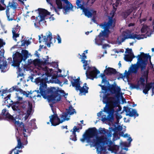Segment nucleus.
I'll return each instance as SVG.
<instances>
[{"label": "nucleus", "mask_w": 154, "mask_h": 154, "mask_svg": "<svg viewBox=\"0 0 154 154\" xmlns=\"http://www.w3.org/2000/svg\"><path fill=\"white\" fill-rule=\"evenodd\" d=\"M7 61L3 58H0V69L2 72H5L7 68Z\"/></svg>", "instance_id": "25"}, {"label": "nucleus", "mask_w": 154, "mask_h": 154, "mask_svg": "<svg viewBox=\"0 0 154 154\" xmlns=\"http://www.w3.org/2000/svg\"><path fill=\"white\" fill-rule=\"evenodd\" d=\"M7 92V90H3L2 91V94L1 95V96H2V98H3V97L7 95V94H6Z\"/></svg>", "instance_id": "54"}, {"label": "nucleus", "mask_w": 154, "mask_h": 154, "mask_svg": "<svg viewBox=\"0 0 154 154\" xmlns=\"http://www.w3.org/2000/svg\"><path fill=\"white\" fill-rule=\"evenodd\" d=\"M15 2H12L11 4V3L10 4V7L11 8H12L14 10H15L17 8V6L15 5Z\"/></svg>", "instance_id": "47"}, {"label": "nucleus", "mask_w": 154, "mask_h": 154, "mask_svg": "<svg viewBox=\"0 0 154 154\" xmlns=\"http://www.w3.org/2000/svg\"><path fill=\"white\" fill-rule=\"evenodd\" d=\"M2 114L6 118L13 120L15 125H22L23 126V125L20 121H19V116H17L15 113H14L13 116H11L9 113L8 110L6 109H4L2 110Z\"/></svg>", "instance_id": "12"}, {"label": "nucleus", "mask_w": 154, "mask_h": 154, "mask_svg": "<svg viewBox=\"0 0 154 154\" xmlns=\"http://www.w3.org/2000/svg\"><path fill=\"white\" fill-rule=\"evenodd\" d=\"M130 75V74H128L127 71L126 70L124 74L122 75V78L125 82H128L129 80L128 76Z\"/></svg>", "instance_id": "33"}, {"label": "nucleus", "mask_w": 154, "mask_h": 154, "mask_svg": "<svg viewBox=\"0 0 154 154\" xmlns=\"http://www.w3.org/2000/svg\"><path fill=\"white\" fill-rule=\"evenodd\" d=\"M76 4L78 9L80 8L81 10H82L86 8L85 2L83 0H76Z\"/></svg>", "instance_id": "28"}, {"label": "nucleus", "mask_w": 154, "mask_h": 154, "mask_svg": "<svg viewBox=\"0 0 154 154\" xmlns=\"http://www.w3.org/2000/svg\"><path fill=\"white\" fill-rule=\"evenodd\" d=\"M14 14V11H13L12 13H11L10 15L9 13L8 14V16H7V20L8 21H12L13 20H14V21L16 20V19H14L15 16V15Z\"/></svg>", "instance_id": "39"}, {"label": "nucleus", "mask_w": 154, "mask_h": 154, "mask_svg": "<svg viewBox=\"0 0 154 154\" xmlns=\"http://www.w3.org/2000/svg\"><path fill=\"white\" fill-rule=\"evenodd\" d=\"M21 44L20 46H23L26 45L27 46L30 45L31 44V42L29 41V39L27 40V39H24L23 40L21 41Z\"/></svg>", "instance_id": "38"}, {"label": "nucleus", "mask_w": 154, "mask_h": 154, "mask_svg": "<svg viewBox=\"0 0 154 154\" xmlns=\"http://www.w3.org/2000/svg\"><path fill=\"white\" fill-rule=\"evenodd\" d=\"M17 145L15 148L10 151V154H11L13 151L14 152V154H19V153L21 152L22 151L21 150L24 147L21 141V140L20 138L17 137Z\"/></svg>", "instance_id": "17"}, {"label": "nucleus", "mask_w": 154, "mask_h": 154, "mask_svg": "<svg viewBox=\"0 0 154 154\" xmlns=\"http://www.w3.org/2000/svg\"><path fill=\"white\" fill-rule=\"evenodd\" d=\"M22 94L20 92H18L16 93L15 98H16L17 101L16 103H21V101H23V98L21 97Z\"/></svg>", "instance_id": "34"}, {"label": "nucleus", "mask_w": 154, "mask_h": 154, "mask_svg": "<svg viewBox=\"0 0 154 154\" xmlns=\"http://www.w3.org/2000/svg\"><path fill=\"white\" fill-rule=\"evenodd\" d=\"M100 77L102 79L101 83H104V85H102L100 84L99 85V86H101L102 88L101 91L100 92V97L103 98V102L104 104L109 103L110 106L112 108L107 107L106 105L103 108V111L102 109L97 113V116L99 117H100L103 114V112H105L106 115H104L102 116L101 120L103 122H105L107 120L111 121L114 118L113 114L114 110L113 108L118 106V101L115 98H109V100H108L107 96V90L106 87L104 85L105 84H108L109 82L106 80V77L104 74H101Z\"/></svg>", "instance_id": "2"}, {"label": "nucleus", "mask_w": 154, "mask_h": 154, "mask_svg": "<svg viewBox=\"0 0 154 154\" xmlns=\"http://www.w3.org/2000/svg\"><path fill=\"white\" fill-rule=\"evenodd\" d=\"M64 3L66 4V5L65 6H63L62 3L61 5H60L61 6V8H59L60 9H63L65 11L63 12L64 14L66 15L69 12V10L73 11V6L70 2L68 0H61Z\"/></svg>", "instance_id": "16"}, {"label": "nucleus", "mask_w": 154, "mask_h": 154, "mask_svg": "<svg viewBox=\"0 0 154 154\" xmlns=\"http://www.w3.org/2000/svg\"><path fill=\"white\" fill-rule=\"evenodd\" d=\"M139 68L136 64H132L129 68L128 74H131L132 73H136L137 72Z\"/></svg>", "instance_id": "26"}, {"label": "nucleus", "mask_w": 154, "mask_h": 154, "mask_svg": "<svg viewBox=\"0 0 154 154\" xmlns=\"http://www.w3.org/2000/svg\"><path fill=\"white\" fill-rule=\"evenodd\" d=\"M148 58H138L137 61L136 63L138 67L140 68L142 70L146 67L147 64V59Z\"/></svg>", "instance_id": "21"}, {"label": "nucleus", "mask_w": 154, "mask_h": 154, "mask_svg": "<svg viewBox=\"0 0 154 154\" xmlns=\"http://www.w3.org/2000/svg\"><path fill=\"white\" fill-rule=\"evenodd\" d=\"M35 119H33L30 121H29L27 122V124L26 125V129H25L24 128V126L23 123H22V122L21 121V119L20 120L19 119V121H20L21 123L23 124V126L22 125H16V126H20V127H22L23 128V134L25 137H27L28 135L30 134L31 132V131L29 130L30 129H31L32 127L33 126H34L35 125Z\"/></svg>", "instance_id": "13"}, {"label": "nucleus", "mask_w": 154, "mask_h": 154, "mask_svg": "<svg viewBox=\"0 0 154 154\" xmlns=\"http://www.w3.org/2000/svg\"><path fill=\"white\" fill-rule=\"evenodd\" d=\"M37 75H32L29 77V79L31 81L35 82L36 84L40 85L39 90L28 91V93H26L25 94L27 97H30L36 99V97L41 98L42 96L44 97L46 95L48 92V89L46 84L47 83H52L60 84L61 83L59 80L56 78H53L48 75V74H44L41 76L36 77Z\"/></svg>", "instance_id": "3"}, {"label": "nucleus", "mask_w": 154, "mask_h": 154, "mask_svg": "<svg viewBox=\"0 0 154 154\" xmlns=\"http://www.w3.org/2000/svg\"><path fill=\"white\" fill-rule=\"evenodd\" d=\"M116 14V12L114 11H112L110 13V15L111 16V17H112V18H113Z\"/></svg>", "instance_id": "50"}, {"label": "nucleus", "mask_w": 154, "mask_h": 154, "mask_svg": "<svg viewBox=\"0 0 154 154\" xmlns=\"http://www.w3.org/2000/svg\"><path fill=\"white\" fill-rule=\"evenodd\" d=\"M125 32L126 34H128L127 35H122V36L125 37L126 39H128L130 37V34H128L127 32Z\"/></svg>", "instance_id": "56"}, {"label": "nucleus", "mask_w": 154, "mask_h": 154, "mask_svg": "<svg viewBox=\"0 0 154 154\" xmlns=\"http://www.w3.org/2000/svg\"><path fill=\"white\" fill-rule=\"evenodd\" d=\"M140 53L142 58H151L153 56V54L150 55L149 53H144L143 52H141Z\"/></svg>", "instance_id": "40"}, {"label": "nucleus", "mask_w": 154, "mask_h": 154, "mask_svg": "<svg viewBox=\"0 0 154 154\" xmlns=\"http://www.w3.org/2000/svg\"><path fill=\"white\" fill-rule=\"evenodd\" d=\"M41 35L43 38V39L42 40V41L43 42H45V43L47 42L48 38L49 39L50 41H51L52 39V34L50 31L48 32V33H46V36H44L42 34Z\"/></svg>", "instance_id": "30"}, {"label": "nucleus", "mask_w": 154, "mask_h": 154, "mask_svg": "<svg viewBox=\"0 0 154 154\" xmlns=\"http://www.w3.org/2000/svg\"><path fill=\"white\" fill-rule=\"evenodd\" d=\"M147 72H145L144 75H143L142 77L138 81L137 84H131L130 85V88L131 90L136 89L137 90H140L141 88L144 87L145 85V80H147L148 77Z\"/></svg>", "instance_id": "11"}, {"label": "nucleus", "mask_w": 154, "mask_h": 154, "mask_svg": "<svg viewBox=\"0 0 154 154\" xmlns=\"http://www.w3.org/2000/svg\"><path fill=\"white\" fill-rule=\"evenodd\" d=\"M46 45L49 48L51 46V44L52 43V42L51 41H50V42L49 43H46Z\"/></svg>", "instance_id": "64"}, {"label": "nucleus", "mask_w": 154, "mask_h": 154, "mask_svg": "<svg viewBox=\"0 0 154 154\" xmlns=\"http://www.w3.org/2000/svg\"><path fill=\"white\" fill-rule=\"evenodd\" d=\"M66 112L62 114L60 119L59 118L57 115L56 114L49 116L50 122L51 123V126H55L62 123L65 121L69 119L70 115L76 113L75 109H74L72 106H70L68 109H66Z\"/></svg>", "instance_id": "5"}, {"label": "nucleus", "mask_w": 154, "mask_h": 154, "mask_svg": "<svg viewBox=\"0 0 154 154\" xmlns=\"http://www.w3.org/2000/svg\"><path fill=\"white\" fill-rule=\"evenodd\" d=\"M152 88V95H154V83L147 84L144 89L143 90V92L145 94H148V92L151 88Z\"/></svg>", "instance_id": "24"}, {"label": "nucleus", "mask_w": 154, "mask_h": 154, "mask_svg": "<svg viewBox=\"0 0 154 154\" xmlns=\"http://www.w3.org/2000/svg\"><path fill=\"white\" fill-rule=\"evenodd\" d=\"M57 40L58 41V43L60 44L61 43V39L59 35H57Z\"/></svg>", "instance_id": "49"}, {"label": "nucleus", "mask_w": 154, "mask_h": 154, "mask_svg": "<svg viewBox=\"0 0 154 154\" xmlns=\"http://www.w3.org/2000/svg\"><path fill=\"white\" fill-rule=\"evenodd\" d=\"M125 39H125V37H124V38H122L121 41H119V37H118L117 39V42L118 43L119 45H120L121 44L122 42H124Z\"/></svg>", "instance_id": "45"}, {"label": "nucleus", "mask_w": 154, "mask_h": 154, "mask_svg": "<svg viewBox=\"0 0 154 154\" xmlns=\"http://www.w3.org/2000/svg\"><path fill=\"white\" fill-rule=\"evenodd\" d=\"M57 5V8L55 7L54 6H53L52 7H51L50 8V9L51 10H54L58 15H60L59 11H60L61 9H60L59 8H61V6L58 4Z\"/></svg>", "instance_id": "37"}, {"label": "nucleus", "mask_w": 154, "mask_h": 154, "mask_svg": "<svg viewBox=\"0 0 154 154\" xmlns=\"http://www.w3.org/2000/svg\"><path fill=\"white\" fill-rule=\"evenodd\" d=\"M15 30H17V29H19V30L20 29V27L18 26V24L16 25V27L14 29Z\"/></svg>", "instance_id": "63"}, {"label": "nucleus", "mask_w": 154, "mask_h": 154, "mask_svg": "<svg viewBox=\"0 0 154 154\" xmlns=\"http://www.w3.org/2000/svg\"><path fill=\"white\" fill-rule=\"evenodd\" d=\"M17 51L13 53L12 58H29L32 56L31 53H29L28 51L26 49H22L21 52Z\"/></svg>", "instance_id": "14"}, {"label": "nucleus", "mask_w": 154, "mask_h": 154, "mask_svg": "<svg viewBox=\"0 0 154 154\" xmlns=\"http://www.w3.org/2000/svg\"><path fill=\"white\" fill-rule=\"evenodd\" d=\"M132 12V11L130 9L128 10L127 11L122 13V16L124 19H125Z\"/></svg>", "instance_id": "36"}, {"label": "nucleus", "mask_w": 154, "mask_h": 154, "mask_svg": "<svg viewBox=\"0 0 154 154\" xmlns=\"http://www.w3.org/2000/svg\"><path fill=\"white\" fill-rule=\"evenodd\" d=\"M123 136L124 138L128 137L127 140L129 142V143H128L127 142H123L122 141H120V144L121 146V148L120 149H119V150H120V152L122 153H123L122 151L123 150H125L126 151L128 150V147L130 146L132 140L131 137H130V135L128 134H124Z\"/></svg>", "instance_id": "15"}, {"label": "nucleus", "mask_w": 154, "mask_h": 154, "mask_svg": "<svg viewBox=\"0 0 154 154\" xmlns=\"http://www.w3.org/2000/svg\"><path fill=\"white\" fill-rule=\"evenodd\" d=\"M114 131L112 128H109V130L100 128L99 129L100 133L104 134L107 138L102 136H97L95 138H94L95 132L91 129H89L83 134L80 141L84 143L86 140L87 143H91V147H95L98 154L103 150V145H107L109 147L108 150L110 151L111 153H114L115 154H127L120 152L119 146L115 145L114 142L111 140V137L112 134V132Z\"/></svg>", "instance_id": "1"}, {"label": "nucleus", "mask_w": 154, "mask_h": 154, "mask_svg": "<svg viewBox=\"0 0 154 154\" xmlns=\"http://www.w3.org/2000/svg\"><path fill=\"white\" fill-rule=\"evenodd\" d=\"M54 15V14H50V15L51 16V17H49V19H50V21H51V20L53 21L55 20V18L54 17H52Z\"/></svg>", "instance_id": "58"}, {"label": "nucleus", "mask_w": 154, "mask_h": 154, "mask_svg": "<svg viewBox=\"0 0 154 154\" xmlns=\"http://www.w3.org/2000/svg\"><path fill=\"white\" fill-rule=\"evenodd\" d=\"M104 72L107 74H115L116 72V71L112 68L107 67V66H106V69L104 70Z\"/></svg>", "instance_id": "31"}, {"label": "nucleus", "mask_w": 154, "mask_h": 154, "mask_svg": "<svg viewBox=\"0 0 154 154\" xmlns=\"http://www.w3.org/2000/svg\"><path fill=\"white\" fill-rule=\"evenodd\" d=\"M10 95L9 94L7 96L4 97V103L6 106H8V105H10L12 104V101L10 99Z\"/></svg>", "instance_id": "32"}, {"label": "nucleus", "mask_w": 154, "mask_h": 154, "mask_svg": "<svg viewBox=\"0 0 154 154\" xmlns=\"http://www.w3.org/2000/svg\"><path fill=\"white\" fill-rule=\"evenodd\" d=\"M107 17L108 18V20L106 22H105L103 23H101V24L105 25L106 26L111 27L112 28H114L115 26V23H114V19L113 18L111 17L110 16H108Z\"/></svg>", "instance_id": "22"}, {"label": "nucleus", "mask_w": 154, "mask_h": 154, "mask_svg": "<svg viewBox=\"0 0 154 154\" xmlns=\"http://www.w3.org/2000/svg\"><path fill=\"white\" fill-rule=\"evenodd\" d=\"M124 110L126 112V115L130 117L138 116V114L137 113L136 110L128 107H124Z\"/></svg>", "instance_id": "20"}, {"label": "nucleus", "mask_w": 154, "mask_h": 154, "mask_svg": "<svg viewBox=\"0 0 154 154\" xmlns=\"http://www.w3.org/2000/svg\"><path fill=\"white\" fill-rule=\"evenodd\" d=\"M12 33L13 34V39H14V38H17L19 36V34L18 33H17L15 30L13 29L12 30Z\"/></svg>", "instance_id": "44"}, {"label": "nucleus", "mask_w": 154, "mask_h": 154, "mask_svg": "<svg viewBox=\"0 0 154 154\" xmlns=\"http://www.w3.org/2000/svg\"><path fill=\"white\" fill-rule=\"evenodd\" d=\"M123 58H130L134 56V54L131 48H127L126 49Z\"/></svg>", "instance_id": "29"}, {"label": "nucleus", "mask_w": 154, "mask_h": 154, "mask_svg": "<svg viewBox=\"0 0 154 154\" xmlns=\"http://www.w3.org/2000/svg\"><path fill=\"white\" fill-rule=\"evenodd\" d=\"M5 9V8L3 7L0 3V11H3Z\"/></svg>", "instance_id": "61"}, {"label": "nucleus", "mask_w": 154, "mask_h": 154, "mask_svg": "<svg viewBox=\"0 0 154 154\" xmlns=\"http://www.w3.org/2000/svg\"><path fill=\"white\" fill-rule=\"evenodd\" d=\"M21 90L20 87L18 86H14L12 87L11 88H10L9 90L8 91L9 92H12L14 91H16L17 92H20Z\"/></svg>", "instance_id": "35"}, {"label": "nucleus", "mask_w": 154, "mask_h": 154, "mask_svg": "<svg viewBox=\"0 0 154 154\" xmlns=\"http://www.w3.org/2000/svg\"><path fill=\"white\" fill-rule=\"evenodd\" d=\"M81 62L83 64V67L84 69L86 70V75L87 79H90L93 80L94 78H97V74L100 73V72L95 67H90L88 66V61L85 58H82Z\"/></svg>", "instance_id": "8"}, {"label": "nucleus", "mask_w": 154, "mask_h": 154, "mask_svg": "<svg viewBox=\"0 0 154 154\" xmlns=\"http://www.w3.org/2000/svg\"><path fill=\"white\" fill-rule=\"evenodd\" d=\"M12 108L14 113L19 116V119L20 120L22 116L23 117L22 120H26L31 114L32 111V105L26 101L14 103L12 106Z\"/></svg>", "instance_id": "4"}, {"label": "nucleus", "mask_w": 154, "mask_h": 154, "mask_svg": "<svg viewBox=\"0 0 154 154\" xmlns=\"http://www.w3.org/2000/svg\"><path fill=\"white\" fill-rule=\"evenodd\" d=\"M28 58H8V60L10 61V63L11 64L12 66L14 67H16L17 69L18 72L21 70L20 68V64L21 63L22 66H26L29 65L31 63L33 64V62L34 60H32V59H27ZM22 66H21L22 67Z\"/></svg>", "instance_id": "6"}, {"label": "nucleus", "mask_w": 154, "mask_h": 154, "mask_svg": "<svg viewBox=\"0 0 154 154\" xmlns=\"http://www.w3.org/2000/svg\"><path fill=\"white\" fill-rule=\"evenodd\" d=\"M38 11L39 15L38 17H40V22H42L45 20V17L48 15H50L51 12L45 9L38 8Z\"/></svg>", "instance_id": "18"}, {"label": "nucleus", "mask_w": 154, "mask_h": 154, "mask_svg": "<svg viewBox=\"0 0 154 154\" xmlns=\"http://www.w3.org/2000/svg\"><path fill=\"white\" fill-rule=\"evenodd\" d=\"M34 55L37 58H39L40 54L38 53V52L37 51H35L34 54Z\"/></svg>", "instance_id": "59"}, {"label": "nucleus", "mask_w": 154, "mask_h": 154, "mask_svg": "<svg viewBox=\"0 0 154 154\" xmlns=\"http://www.w3.org/2000/svg\"><path fill=\"white\" fill-rule=\"evenodd\" d=\"M79 129L78 128H77V127L75 126L73 129L72 130L70 131L72 132V135L70 136V139L73 141H75L77 140V138L76 137V135L75 134V132H79Z\"/></svg>", "instance_id": "27"}, {"label": "nucleus", "mask_w": 154, "mask_h": 154, "mask_svg": "<svg viewBox=\"0 0 154 154\" xmlns=\"http://www.w3.org/2000/svg\"><path fill=\"white\" fill-rule=\"evenodd\" d=\"M47 2L51 6V7H52L53 6H54L53 4L50 1V0H46Z\"/></svg>", "instance_id": "62"}, {"label": "nucleus", "mask_w": 154, "mask_h": 154, "mask_svg": "<svg viewBox=\"0 0 154 154\" xmlns=\"http://www.w3.org/2000/svg\"><path fill=\"white\" fill-rule=\"evenodd\" d=\"M131 58H142V57H141L140 53V54H138L137 56H136L134 55V56H132Z\"/></svg>", "instance_id": "60"}, {"label": "nucleus", "mask_w": 154, "mask_h": 154, "mask_svg": "<svg viewBox=\"0 0 154 154\" xmlns=\"http://www.w3.org/2000/svg\"><path fill=\"white\" fill-rule=\"evenodd\" d=\"M124 60L126 62H129V63H131L132 60L133 58H124Z\"/></svg>", "instance_id": "55"}, {"label": "nucleus", "mask_w": 154, "mask_h": 154, "mask_svg": "<svg viewBox=\"0 0 154 154\" xmlns=\"http://www.w3.org/2000/svg\"><path fill=\"white\" fill-rule=\"evenodd\" d=\"M115 90L116 93L117 94H122V93L121 92V88L120 87L118 86H116Z\"/></svg>", "instance_id": "43"}, {"label": "nucleus", "mask_w": 154, "mask_h": 154, "mask_svg": "<svg viewBox=\"0 0 154 154\" xmlns=\"http://www.w3.org/2000/svg\"><path fill=\"white\" fill-rule=\"evenodd\" d=\"M123 127H124L125 128V126H124L123 125H122V126H118L117 127V129L119 131H121Z\"/></svg>", "instance_id": "57"}, {"label": "nucleus", "mask_w": 154, "mask_h": 154, "mask_svg": "<svg viewBox=\"0 0 154 154\" xmlns=\"http://www.w3.org/2000/svg\"><path fill=\"white\" fill-rule=\"evenodd\" d=\"M135 34L133 33L130 34V37L129 38L130 39H134L135 38Z\"/></svg>", "instance_id": "53"}, {"label": "nucleus", "mask_w": 154, "mask_h": 154, "mask_svg": "<svg viewBox=\"0 0 154 154\" xmlns=\"http://www.w3.org/2000/svg\"><path fill=\"white\" fill-rule=\"evenodd\" d=\"M79 56V58H87V56L85 55V53H82V55H80V54H78Z\"/></svg>", "instance_id": "51"}, {"label": "nucleus", "mask_w": 154, "mask_h": 154, "mask_svg": "<svg viewBox=\"0 0 154 154\" xmlns=\"http://www.w3.org/2000/svg\"><path fill=\"white\" fill-rule=\"evenodd\" d=\"M135 38H136L137 40L143 39L144 38H146V37L144 35H137V34H135Z\"/></svg>", "instance_id": "42"}, {"label": "nucleus", "mask_w": 154, "mask_h": 154, "mask_svg": "<svg viewBox=\"0 0 154 154\" xmlns=\"http://www.w3.org/2000/svg\"><path fill=\"white\" fill-rule=\"evenodd\" d=\"M116 117L117 119V122L118 123L119 122V120L122 118V116L120 114L117 113L116 115Z\"/></svg>", "instance_id": "48"}, {"label": "nucleus", "mask_w": 154, "mask_h": 154, "mask_svg": "<svg viewBox=\"0 0 154 154\" xmlns=\"http://www.w3.org/2000/svg\"><path fill=\"white\" fill-rule=\"evenodd\" d=\"M61 97L60 94L55 93L52 95L48 96V100L49 103H55L60 100Z\"/></svg>", "instance_id": "19"}, {"label": "nucleus", "mask_w": 154, "mask_h": 154, "mask_svg": "<svg viewBox=\"0 0 154 154\" xmlns=\"http://www.w3.org/2000/svg\"><path fill=\"white\" fill-rule=\"evenodd\" d=\"M3 45H0V58H5L4 56L5 51L3 48H1Z\"/></svg>", "instance_id": "41"}, {"label": "nucleus", "mask_w": 154, "mask_h": 154, "mask_svg": "<svg viewBox=\"0 0 154 154\" xmlns=\"http://www.w3.org/2000/svg\"><path fill=\"white\" fill-rule=\"evenodd\" d=\"M70 80L72 85L74 87L76 90L77 91H80L79 95L81 96L85 95L86 93H88V88L87 86V84L85 83L84 84L82 87L80 86V82L78 79H76L75 77L73 78L70 77L69 78Z\"/></svg>", "instance_id": "10"}, {"label": "nucleus", "mask_w": 154, "mask_h": 154, "mask_svg": "<svg viewBox=\"0 0 154 154\" xmlns=\"http://www.w3.org/2000/svg\"><path fill=\"white\" fill-rule=\"evenodd\" d=\"M5 45V42H4L2 38H0V45Z\"/></svg>", "instance_id": "52"}, {"label": "nucleus", "mask_w": 154, "mask_h": 154, "mask_svg": "<svg viewBox=\"0 0 154 154\" xmlns=\"http://www.w3.org/2000/svg\"><path fill=\"white\" fill-rule=\"evenodd\" d=\"M47 58L44 61H41L40 59L36 58L34 60L33 63L35 66L39 69H42L45 71H48V68L46 66L47 65L50 64L55 68H57L58 65L57 62H49V59Z\"/></svg>", "instance_id": "9"}, {"label": "nucleus", "mask_w": 154, "mask_h": 154, "mask_svg": "<svg viewBox=\"0 0 154 154\" xmlns=\"http://www.w3.org/2000/svg\"><path fill=\"white\" fill-rule=\"evenodd\" d=\"M82 10L85 16L88 18L91 17L92 16L93 13L95 11L92 9H89L88 7Z\"/></svg>", "instance_id": "23"}, {"label": "nucleus", "mask_w": 154, "mask_h": 154, "mask_svg": "<svg viewBox=\"0 0 154 154\" xmlns=\"http://www.w3.org/2000/svg\"><path fill=\"white\" fill-rule=\"evenodd\" d=\"M100 26L102 29H104L103 30H101L99 35L97 36L95 38V44L98 46L102 45L103 41L105 40V38L107 37L110 33V29L114 28L106 26L100 24L99 25Z\"/></svg>", "instance_id": "7"}, {"label": "nucleus", "mask_w": 154, "mask_h": 154, "mask_svg": "<svg viewBox=\"0 0 154 154\" xmlns=\"http://www.w3.org/2000/svg\"><path fill=\"white\" fill-rule=\"evenodd\" d=\"M11 4L10 2H9L8 5L7 6V8L6 11V16H8V14L10 13L9 12V9L10 8H9V7H10V4Z\"/></svg>", "instance_id": "46"}]
</instances>
